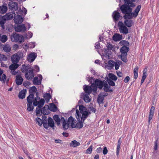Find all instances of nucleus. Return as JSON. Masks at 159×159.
<instances>
[{"mask_svg":"<svg viewBox=\"0 0 159 159\" xmlns=\"http://www.w3.org/2000/svg\"><path fill=\"white\" fill-rule=\"evenodd\" d=\"M154 109L155 107L152 106L150 110L148 116V123L149 124L152 123L151 120L154 115Z\"/></svg>","mask_w":159,"mask_h":159,"instance_id":"nucleus-18","label":"nucleus"},{"mask_svg":"<svg viewBox=\"0 0 159 159\" xmlns=\"http://www.w3.org/2000/svg\"><path fill=\"white\" fill-rule=\"evenodd\" d=\"M107 81L109 85L112 86H114L115 85L114 82L110 79H107Z\"/></svg>","mask_w":159,"mask_h":159,"instance_id":"nucleus-48","label":"nucleus"},{"mask_svg":"<svg viewBox=\"0 0 159 159\" xmlns=\"http://www.w3.org/2000/svg\"><path fill=\"white\" fill-rule=\"evenodd\" d=\"M95 48L96 49H98L100 48L99 43L98 42H97L95 43Z\"/></svg>","mask_w":159,"mask_h":159,"instance_id":"nucleus-59","label":"nucleus"},{"mask_svg":"<svg viewBox=\"0 0 159 159\" xmlns=\"http://www.w3.org/2000/svg\"><path fill=\"white\" fill-rule=\"evenodd\" d=\"M61 117V120H60V118L58 115H55L53 116L54 120H55V121L57 122V125L58 126L60 125V121H61V123L62 124V123L63 121H61V119L62 118Z\"/></svg>","mask_w":159,"mask_h":159,"instance_id":"nucleus-23","label":"nucleus"},{"mask_svg":"<svg viewBox=\"0 0 159 159\" xmlns=\"http://www.w3.org/2000/svg\"><path fill=\"white\" fill-rule=\"evenodd\" d=\"M102 149L101 148L99 147L96 150V152L98 153H100L102 151Z\"/></svg>","mask_w":159,"mask_h":159,"instance_id":"nucleus-63","label":"nucleus"},{"mask_svg":"<svg viewBox=\"0 0 159 159\" xmlns=\"http://www.w3.org/2000/svg\"><path fill=\"white\" fill-rule=\"evenodd\" d=\"M106 46L107 48V50L105 49L104 51L105 52L104 56L108 59H109L110 56H111V51H109V50H113L114 48L113 46L109 43H107L106 45Z\"/></svg>","mask_w":159,"mask_h":159,"instance_id":"nucleus-8","label":"nucleus"},{"mask_svg":"<svg viewBox=\"0 0 159 159\" xmlns=\"http://www.w3.org/2000/svg\"><path fill=\"white\" fill-rule=\"evenodd\" d=\"M11 38L12 41L20 43L24 42V38L23 35L16 33H13L11 36Z\"/></svg>","mask_w":159,"mask_h":159,"instance_id":"nucleus-4","label":"nucleus"},{"mask_svg":"<svg viewBox=\"0 0 159 159\" xmlns=\"http://www.w3.org/2000/svg\"><path fill=\"white\" fill-rule=\"evenodd\" d=\"M7 40V35H3L1 36L0 41H1L2 43H5L6 42Z\"/></svg>","mask_w":159,"mask_h":159,"instance_id":"nucleus-39","label":"nucleus"},{"mask_svg":"<svg viewBox=\"0 0 159 159\" xmlns=\"http://www.w3.org/2000/svg\"><path fill=\"white\" fill-rule=\"evenodd\" d=\"M3 16H0V25L3 29L4 28V24L7 20L6 18H4Z\"/></svg>","mask_w":159,"mask_h":159,"instance_id":"nucleus-28","label":"nucleus"},{"mask_svg":"<svg viewBox=\"0 0 159 159\" xmlns=\"http://www.w3.org/2000/svg\"><path fill=\"white\" fill-rule=\"evenodd\" d=\"M42 79V75H39L37 77L34 78L33 80V83L34 84L39 85L41 84Z\"/></svg>","mask_w":159,"mask_h":159,"instance_id":"nucleus-14","label":"nucleus"},{"mask_svg":"<svg viewBox=\"0 0 159 159\" xmlns=\"http://www.w3.org/2000/svg\"><path fill=\"white\" fill-rule=\"evenodd\" d=\"M34 96L33 94H31L27 97V102L30 104H32L33 102V99Z\"/></svg>","mask_w":159,"mask_h":159,"instance_id":"nucleus-26","label":"nucleus"},{"mask_svg":"<svg viewBox=\"0 0 159 159\" xmlns=\"http://www.w3.org/2000/svg\"><path fill=\"white\" fill-rule=\"evenodd\" d=\"M30 93H35L37 91V89L34 86L31 88L30 90Z\"/></svg>","mask_w":159,"mask_h":159,"instance_id":"nucleus-49","label":"nucleus"},{"mask_svg":"<svg viewBox=\"0 0 159 159\" xmlns=\"http://www.w3.org/2000/svg\"><path fill=\"white\" fill-rule=\"evenodd\" d=\"M48 121V126L54 129L53 127L54 126V123L52 119L50 117L49 118Z\"/></svg>","mask_w":159,"mask_h":159,"instance_id":"nucleus-29","label":"nucleus"},{"mask_svg":"<svg viewBox=\"0 0 159 159\" xmlns=\"http://www.w3.org/2000/svg\"><path fill=\"white\" fill-rule=\"evenodd\" d=\"M125 4L122 5L120 7L122 12L125 14V19H132L133 17H136L138 15L140 11L141 6L138 5L135 9L134 12H131L132 10V7H134L135 4L133 2H128L129 0H124Z\"/></svg>","mask_w":159,"mask_h":159,"instance_id":"nucleus-1","label":"nucleus"},{"mask_svg":"<svg viewBox=\"0 0 159 159\" xmlns=\"http://www.w3.org/2000/svg\"><path fill=\"white\" fill-rule=\"evenodd\" d=\"M14 13L11 14L10 13H7L6 15L4 16L3 18H6V19L7 20L11 19L13 18V14H14Z\"/></svg>","mask_w":159,"mask_h":159,"instance_id":"nucleus-31","label":"nucleus"},{"mask_svg":"<svg viewBox=\"0 0 159 159\" xmlns=\"http://www.w3.org/2000/svg\"><path fill=\"white\" fill-rule=\"evenodd\" d=\"M33 35V34L30 32H28V34L27 36V38H31Z\"/></svg>","mask_w":159,"mask_h":159,"instance_id":"nucleus-57","label":"nucleus"},{"mask_svg":"<svg viewBox=\"0 0 159 159\" xmlns=\"http://www.w3.org/2000/svg\"><path fill=\"white\" fill-rule=\"evenodd\" d=\"M154 149L156 150L157 149V140H156L154 142Z\"/></svg>","mask_w":159,"mask_h":159,"instance_id":"nucleus-56","label":"nucleus"},{"mask_svg":"<svg viewBox=\"0 0 159 159\" xmlns=\"http://www.w3.org/2000/svg\"><path fill=\"white\" fill-rule=\"evenodd\" d=\"M129 79L130 78L129 76H126L124 79V82L125 83H127L129 80Z\"/></svg>","mask_w":159,"mask_h":159,"instance_id":"nucleus-60","label":"nucleus"},{"mask_svg":"<svg viewBox=\"0 0 159 159\" xmlns=\"http://www.w3.org/2000/svg\"><path fill=\"white\" fill-rule=\"evenodd\" d=\"M69 144L71 147H76L80 145V143L76 140H74L72 141Z\"/></svg>","mask_w":159,"mask_h":159,"instance_id":"nucleus-27","label":"nucleus"},{"mask_svg":"<svg viewBox=\"0 0 159 159\" xmlns=\"http://www.w3.org/2000/svg\"><path fill=\"white\" fill-rule=\"evenodd\" d=\"M37 57V54L34 52H31L28 56L27 60L30 62H33Z\"/></svg>","mask_w":159,"mask_h":159,"instance_id":"nucleus-16","label":"nucleus"},{"mask_svg":"<svg viewBox=\"0 0 159 159\" xmlns=\"http://www.w3.org/2000/svg\"><path fill=\"white\" fill-rule=\"evenodd\" d=\"M48 107L49 109L51 111H56L57 110V108L56 106L53 103L50 104L49 107L47 106V108Z\"/></svg>","mask_w":159,"mask_h":159,"instance_id":"nucleus-24","label":"nucleus"},{"mask_svg":"<svg viewBox=\"0 0 159 159\" xmlns=\"http://www.w3.org/2000/svg\"><path fill=\"white\" fill-rule=\"evenodd\" d=\"M6 76L5 74H3L2 77L1 75L0 76V80L1 81H5L6 80Z\"/></svg>","mask_w":159,"mask_h":159,"instance_id":"nucleus-50","label":"nucleus"},{"mask_svg":"<svg viewBox=\"0 0 159 159\" xmlns=\"http://www.w3.org/2000/svg\"><path fill=\"white\" fill-rule=\"evenodd\" d=\"M7 60V57L6 56L2 54H0V60L1 61H6Z\"/></svg>","mask_w":159,"mask_h":159,"instance_id":"nucleus-42","label":"nucleus"},{"mask_svg":"<svg viewBox=\"0 0 159 159\" xmlns=\"http://www.w3.org/2000/svg\"><path fill=\"white\" fill-rule=\"evenodd\" d=\"M35 120L36 123H38L39 125L41 126L42 125V121L41 119L37 118Z\"/></svg>","mask_w":159,"mask_h":159,"instance_id":"nucleus-47","label":"nucleus"},{"mask_svg":"<svg viewBox=\"0 0 159 159\" xmlns=\"http://www.w3.org/2000/svg\"><path fill=\"white\" fill-rule=\"evenodd\" d=\"M89 95L88 94L84 95V101L86 102H89L91 100V97L89 96Z\"/></svg>","mask_w":159,"mask_h":159,"instance_id":"nucleus-35","label":"nucleus"},{"mask_svg":"<svg viewBox=\"0 0 159 159\" xmlns=\"http://www.w3.org/2000/svg\"><path fill=\"white\" fill-rule=\"evenodd\" d=\"M15 31L17 32H24L26 30L25 24H23L21 25H18L17 26H16L14 28Z\"/></svg>","mask_w":159,"mask_h":159,"instance_id":"nucleus-12","label":"nucleus"},{"mask_svg":"<svg viewBox=\"0 0 159 159\" xmlns=\"http://www.w3.org/2000/svg\"><path fill=\"white\" fill-rule=\"evenodd\" d=\"M25 75L26 79L28 80L32 79L34 76L33 70H30L28 72L25 73Z\"/></svg>","mask_w":159,"mask_h":159,"instance_id":"nucleus-15","label":"nucleus"},{"mask_svg":"<svg viewBox=\"0 0 159 159\" xmlns=\"http://www.w3.org/2000/svg\"><path fill=\"white\" fill-rule=\"evenodd\" d=\"M118 26L120 33L127 34L128 33V29L123 22L119 21L118 23Z\"/></svg>","mask_w":159,"mask_h":159,"instance_id":"nucleus-9","label":"nucleus"},{"mask_svg":"<svg viewBox=\"0 0 159 159\" xmlns=\"http://www.w3.org/2000/svg\"><path fill=\"white\" fill-rule=\"evenodd\" d=\"M120 50L121 53L127 54L129 50V48L126 46H123L120 48Z\"/></svg>","mask_w":159,"mask_h":159,"instance_id":"nucleus-30","label":"nucleus"},{"mask_svg":"<svg viewBox=\"0 0 159 159\" xmlns=\"http://www.w3.org/2000/svg\"><path fill=\"white\" fill-rule=\"evenodd\" d=\"M79 110L80 112L78 110H76L75 116L77 120L82 121L87 117L88 112L86 108L82 105L79 106Z\"/></svg>","mask_w":159,"mask_h":159,"instance_id":"nucleus-3","label":"nucleus"},{"mask_svg":"<svg viewBox=\"0 0 159 159\" xmlns=\"http://www.w3.org/2000/svg\"><path fill=\"white\" fill-rule=\"evenodd\" d=\"M9 9L12 11H14L18 8V4L17 2H10L8 4Z\"/></svg>","mask_w":159,"mask_h":159,"instance_id":"nucleus-13","label":"nucleus"},{"mask_svg":"<svg viewBox=\"0 0 159 159\" xmlns=\"http://www.w3.org/2000/svg\"><path fill=\"white\" fill-rule=\"evenodd\" d=\"M147 73L146 71H145V70H144L143 71V75L142 77V79L144 80L146 78V77H147Z\"/></svg>","mask_w":159,"mask_h":159,"instance_id":"nucleus-52","label":"nucleus"},{"mask_svg":"<svg viewBox=\"0 0 159 159\" xmlns=\"http://www.w3.org/2000/svg\"><path fill=\"white\" fill-rule=\"evenodd\" d=\"M138 69L139 67L138 66H136L134 69V73H138Z\"/></svg>","mask_w":159,"mask_h":159,"instance_id":"nucleus-62","label":"nucleus"},{"mask_svg":"<svg viewBox=\"0 0 159 159\" xmlns=\"http://www.w3.org/2000/svg\"><path fill=\"white\" fill-rule=\"evenodd\" d=\"M113 39L115 41H119L122 39L121 35L118 34H115L113 36Z\"/></svg>","mask_w":159,"mask_h":159,"instance_id":"nucleus-22","label":"nucleus"},{"mask_svg":"<svg viewBox=\"0 0 159 159\" xmlns=\"http://www.w3.org/2000/svg\"><path fill=\"white\" fill-rule=\"evenodd\" d=\"M109 77L110 80L114 81H116L117 79V77L114 74L112 73H109L108 75Z\"/></svg>","mask_w":159,"mask_h":159,"instance_id":"nucleus-38","label":"nucleus"},{"mask_svg":"<svg viewBox=\"0 0 159 159\" xmlns=\"http://www.w3.org/2000/svg\"><path fill=\"white\" fill-rule=\"evenodd\" d=\"M114 61L110 60L108 61L107 66L109 67V69H111L114 66Z\"/></svg>","mask_w":159,"mask_h":159,"instance_id":"nucleus-40","label":"nucleus"},{"mask_svg":"<svg viewBox=\"0 0 159 159\" xmlns=\"http://www.w3.org/2000/svg\"><path fill=\"white\" fill-rule=\"evenodd\" d=\"M18 48V46L17 44H15L13 47V49L15 50H17Z\"/></svg>","mask_w":159,"mask_h":159,"instance_id":"nucleus-64","label":"nucleus"},{"mask_svg":"<svg viewBox=\"0 0 159 159\" xmlns=\"http://www.w3.org/2000/svg\"><path fill=\"white\" fill-rule=\"evenodd\" d=\"M38 93H36L37 97H35L34 100H33V105L34 106H37L38 105L40 104V102L41 100L43 99L44 101V103L45 101L44 99L41 98L40 99L39 97L38 96Z\"/></svg>","mask_w":159,"mask_h":159,"instance_id":"nucleus-17","label":"nucleus"},{"mask_svg":"<svg viewBox=\"0 0 159 159\" xmlns=\"http://www.w3.org/2000/svg\"><path fill=\"white\" fill-rule=\"evenodd\" d=\"M35 46V43L31 42L29 44V47L30 48H34Z\"/></svg>","mask_w":159,"mask_h":159,"instance_id":"nucleus-58","label":"nucleus"},{"mask_svg":"<svg viewBox=\"0 0 159 159\" xmlns=\"http://www.w3.org/2000/svg\"><path fill=\"white\" fill-rule=\"evenodd\" d=\"M23 81V79L21 75H18L16 76V82L17 85H20Z\"/></svg>","mask_w":159,"mask_h":159,"instance_id":"nucleus-21","label":"nucleus"},{"mask_svg":"<svg viewBox=\"0 0 159 159\" xmlns=\"http://www.w3.org/2000/svg\"><path fill=\"white\" fill-rule=\"evenodd\" d=\"M106 82L105 80L101 81L98 79H96L94 81V83L93 84H95L97 88L98 87L99 89H101Z\"/></svg>","mask_w":159,"mask_h":159,"instance_id":"nucleus-11","label":"nucleus"},{"mask_svg":"<svg viewBox=\"0 0 159 159\" xmlns=\"http://www.w3.org/2000/svg\"><path fill=\"white\" fill-rule=\"evenodd\" d=\"M24 12L25 14L26 15L27 13V10L24 7H22V10H19L18 12H16L17 14H21L22 13Z\"/></svg>","mask_w":159,"mask_h":159,"instance_id":"nucleus-36","label":"nucleus"},{"mask_svg":"<svg viewBox=\"0 0 159 159\" xmlns=\"http://www.w3.org/2000/svg\"><path fill=\"white\" fill-rule=\"evenodd\" d=\"M108 152V151L107 148L106 147H105L103 148V153L104 155L106 154Z\"/></svg>","mask_w":159,"mask_h":159,"instance_id":"nucleus-55","label":"nucleus"},{"mask_svg":"<svg viewBox=\"0 0 159 159\" xmlns=\"http://www.w3.org/2000/svg\"><path fill=\"white\" fill-rule=\"evenodd\" d=\"M103 86H104V89L105 91L106 92L108 91L110 86L106 83V82L105 83Z\"/></svg>","mask_w":159,"mask_h":159,"instance_id":"nucleus-45","label":"nucleus"},{"mask_svg":"<svg viewBox=\"0 0 159 159\" xmlns=\"http://www.w3.org/2000/svg\"><path fill=\"white\" fill-rule=\"evenodd\" d=\"M79 122L77 123L76 120L71 116H70L68 119L67 121H66L64 117H62L61 121H63L62 123V126L65 129H67L68 128H76L80 129L83 126V122L84 120L82 121L79 120H77Z\"/></svg>","mask_w":159,"mask_h":159,"instance_id":"nucleus-2","label":"nucleus"},{"mask_svg":"<svg viewBox=\"0 0 159 159\" xmlns=\"http://www.w3.org/2000/svg\"><path fill=\"white\" fill-rule=\"evenodd\" d=\"M23 67L24 69V70L22 71V72H23L24 71H27L28 69H29V66H25V65H23Z\"/></svg>","mask_w":159,"mask_h":159,"instance_id":"nucleus-54","label":"nucleus"},{"mask_svg":"<svg viewBox=\"0 0 159 159\" xmlns=\"http://www.w3.org/2000/svg\"><path fill=\"white\" fill-rule=\"evenodd\" d=\"M34 70L36 72H38L39 71V68L37 66H34Z\"/></svg>","mask_w":159,"mask_h":159,"instance_id":"nucleus-61","label":"nucleus"},{"mask_svg":"<svg viewBox=\"0 0 159 159\" xmlns=\"http://www.w3.org/2000/svg\"><path fill=\"white\" fill-rule=\"evenodd\" d=\"M44 98L47 100H49L51 98V96L50 94L49 93H47L44 94Z\"/></svg>","mask_w":159,"mask_h":159,"instance_id":"nucleus-46","label":"nucleus"},{"mask_svg":"<svg viewBox=\"0 0 159 159\" xmlns=\"http://www.w3.org/2000/svg\"><path fill=\"white\" fill-rule=\"evenodd\" d=\"M7 10V7L6 6H0V12L2 13H5Z\"/></svg>","mask_w":159,"mask_h":159,"instance_id":"nucleus-37","label":"nucleus"},{"mask_svg":"<svg viewBox=\"0 0 159 159\" xmlns=\"http://www.w3.org/2000/svg\"><path fill=\"white\" fill-rule=\"evenodd\" d=\"M26 90H23L20 92L19 93V97L20 99H23L25 97Z\"/></svg>","mask_w":159,"mask_h":159,"instance_id":"nucleus-25","label":"nucleus"},{"mask_svg":"<svg viewBox=\"0 0 159 159\" xmlns=\"http://www.w3.org/2000/svg\"><path fill=\"white\" fill-rule=\"evenodd\" d=\"M15 17L14 20L15 23L16 24H20L22 23L23 21V18L20 15V14H17L14 13Z\"/></svg>","mask_w":159,"mask_h":159,"instance_id":"nucleus-10","label":"nucleus"},{"mask_svg":"<svg viewBox=\"0 0 159 159\" xmlns=\"http://www.w3.org/2000/svg\"><path fill=\"white\" fill-rule=\"evenodd\" d=\"M127 56V54H122L121 53V60L125 62H126L127 61V58L126 56Z\"/></svg>","mask_w":159,"mask_h":159,"instance_id":"nucleus-41","label":"nucleus"},{"mask_svg":"<svg viewBox=\"0 0 159 159\" xmlns=\"http://www.w3.org/2000/svg\"><path fill=\"white\" fill-rule=\"evenodd\" d=\"M85 92L89 94L92 92H95L97 89V87L93 84H92L91 86L85 85L83 87Z\"/></svg>","mask_w":159,"mask_h":159,"instance_id":"nucleus-6","label":"nucleus"},{"mask_svg":"<svg viewBox=\"0 0 159 159\" xmlns=\"http://www.w3.org/2000/svg\"><path fill=\"white\" fill-rule=\"evenodd\" d=\"M92 151V146H90L86 150V153H90Z\"/></svg>","mask_w":159,"mask_h":159,"instance_id":"nucleus-51","label":"nucleus"},{"mask_svg":"<svg viewBox=\"0 0 159 159\" xmlns=\"http://www.w3.org/2000/svg\"><path fill=\"white\" fill-rule=\"evenodd\" d=\"M125 25L128 27H130L132 26L133 21L131 20H126L124 22Z\"/></svg>","mask_w":159,"mask_h":159,"instance_id":"nucleus-32","label":"nucleus"},{"mask_svg":"<svg viewBox=\"0 0 159 159\" xmlns=\"http://www.w3.org/2000/svg\"><path fill=\"white\" fill-rule=\"evenodd\" d=\"M23 84L26 87H28L30 84V82L27 81H25L23 83Z\"/></svg>","mask_w":159,"mask_h":159,"instance_id":"nucleus-53","label":"nucleus"},{"mask_svg":"<svg viewBox=\"0 0 159 159\" xmlns=\"http://www.w3.org/2000/svg\"><path fill=\"white\" fill-rule=\"evenodd\" d=\"M27 110L28 111H33L34 107L32 106V104H30V103H28L27 104Z\"/></svg>","mask_w":159,"mask_h":159,"instance_id":"nucleus-43","label":"nucleus"},{"mask_svg":"<svg viewBox=\"0 0 159 159\" xmlns=\"http://www.w3.org/2000/svg\"><path fill=\"white\" fill-rule=\"evenodd\" d=\"M19 66V65L17 64L13 63L9 66V69L11 70H15Z\"/></svg>","mask_w":159,"mask_h":159,"instance_id":"nucleus-33","label":"nucleus"},{"mask_svg":"<svg viewBox=\"0 0 159 159\" xmlns=\"http://www.w3.org/2000/svg\"><path fill=\"white\" fill-rule=\"evenodd\" d=\"M3 50L6 52H9L11 50V47L9 44L6 43L2 47Z\"/></svg>","mask_w":159,"mask_h":159,"instance_id":"nucleus-20","label":"nucleus"},{"mask_svg":"<svg viewBox=\"0 0 159 159\" xmlns=\"http://www.w3.org/2000/svg\"><path fill=\"white\" fill-rule=\"evenodd\" d=\"M44 104L43 100L42 99L40 102V104L38 105V106L36 108V111L37 114H40V112H41L42 113H43L45 115L47 114V111L45 109V106L41 110V108L43 107Z\"/></svg>","mask_w":159,"mask_h":159,"instance_id":"nucleus-7","label":"nucleus"},{"mask_svg":"<svg viewBox=\"0 0 159 159\" xmlns=\"http://www.w3.org/2000/svg\"><path fill=\"white\" fill-rule=\"evenodd\" d=\"M24 57L23 53L22 52H18L13 55L11 57V61L13 63L17 64L20 59Z\"/></svg>","mask_w":159,"mask_h":159,"instance_id":"nucleus-5","label":"nucleus"},{"mask_svg":"<svg viewBox=\"0 0 159 159\" xmlns=\"http://www.w3.org/2000/svg\"><path fill=\"white\" fill-rule=\"evenodd\" d=\"M121 63V61H117L116 62H114V66H115V69L116 70H117L119 69Z\"/></svg>","mask_w":159,"mask_h":159,"instance_id":"nucleus-44","label":"nucleus"},{"mask_svg":"<svg viewBox=\"0 0 159 159\" xmlns=\"http://www.w3.org/2000/svg\"><path fill=\"white\" fill-rule=\"evenodd\" d=\"M121 142L120 140V138L118 141L117 145L116 148V155L118 156L119 155V152L120 149V145H121Z\"/></svg>","mask_w":159,"mask_h":159,"instance_id":"nucleus-34","label":"nucleus"},{"mask_svg":"<svg viewBox=\"0 0 159 159\" xmlns=\"http://www.w3.org/2000/svg\"><path fill=\"white\" fill-rule=\"evenodd\" d=\"M120 17V13L116 11L114 12L112 14V17L114 21H118Z\"/></svg>","mask_w":159,"mask_h":159,"instance_id":"nucleus-19","label":"nucleus"}]
</instances>
